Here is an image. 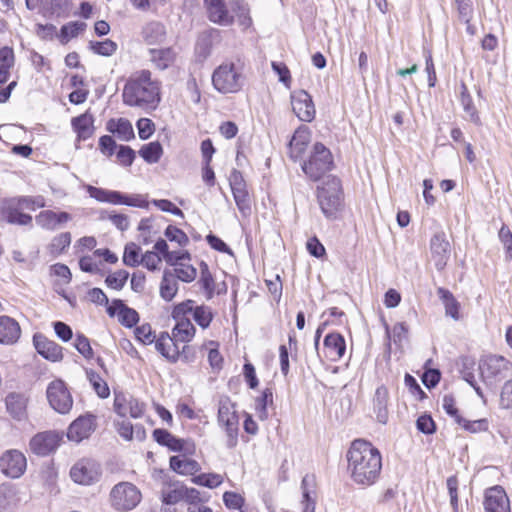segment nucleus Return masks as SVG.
Wrapping results in <instances>:
<instances>
[{"instance_id":"nucleus-1","label":"nucleus","mask_w":512,"mask_h":512,"mask_svg":"<svg viewBox=\"0 0 512 512\" xmlns=\"http://www.w3.org/2000/svg\"><path fill=\"white\" fill-rule=\"evenodd\" d=\"M348 471L353 482L361 487L376 483L382 470V457L370 442L358 439L352 442L348 452Z\"/></svg>"},{"instance_id":"nucleus-2","label":"nucleus","mask_w":512,"mask_h":512,"mask_svg":"<svg viewBox=\"0 0 512 512\" xmlns=\"http://www.w3.org/2000/svg\"><path fill=\"white\" fill-rule=\"evenodd\" d=\"M161 83L152 78L149 70H141L130 76L122 92L123 103L144 112L155 110L161 100Z\"/></svg>"},{"instance_id":"nucleus-3","label":"nucleus","mask_w":512,"mask_h":512,"mask_svg":"<svg viewBox=\"0 0 512 512\" xmlns=\"http://www.w3.org/2000/svg\"><path fill=\"white\" fill-rule=\"evenodd\" d=\"M317 199L322 213L328 219H335L343 208V192L341 181L329 176L318 186Z\"/></svg>"},{"instance_id":"nucleus-4","label":"nucleus","mask_w":512,"mask_h":512,"mask_svg":"<svg viewBox=\"0 0 512 512\" xmlns=\"http://www.w3.org/2000/svg\"><path fill=\"white\" fill-rule=\"evenodd\" d=\"M333 166L331 151L320 142L313 145L308 159L301 164L302 171L312 181H319Z\"/></svg>"},{"instance_id":"nucleus-5","label":"nucleus","mask_w":512,"mask_h":512,"mask_svg":"<svg viewBox=\"0 0 512 512\" xmlns=\"http://www.w3.org/2000/svg\"><path fill=\"white\" fill-rule=\"evenodd\" d=\"M480 375L487 387L492 390L512 374V363L499 355H489L479 364Z\"/></svg>"},{"instance_id":"nucleus-6","label":"nucleus","mask_w":512,"mask_h":512,"mask_svg":"<svg viewBox=\"0 0 512 512\" xmlns=\"http://www.w3.org/2000/svg\"><path fill=\"white\" fill-rule=\"evenodd\" d=\"M214 88L220 93H236L244 84V76L240 66L234 63H223L217 67L212 75Z\"/></svg>"},{"instance_id":"nucleus-7","label":"nucleus","mask_w":512,"mask_h":512,"mask_svg":"<svg viewBox=\"0 0 512 512\" xmlns=\"http://www.w3.org/2000/svg\"><path fill=\"white\" fill-rule=\"evenodd\" d=\"M217 419L226 433V447L235 448L238 444L239 418L234 403L228 397L220 399Z\"/></svg>"},{"instance_id":"nucleus-8","label":"nucleus","mask_w":512,"mask_h":512,"mask_svg":"<svg viewBox=\"0 0 512 512\" xmlns=\"http://www.w3.org/2000/svg\"><path fill=\"white\" fill-rule=\"evenodd\" d=\"M141 501V492L130 482L116 484L110 492V502L117 511H130Z\"/></svg>"},{"instance_id":"nucleus-9","label":"nucleus","mask_w":512,"mask_h":512,"mask_svg":"<svg viewBox=\"0 0 512 512\" xmlns=\"http://www.w3.org/2000/svg\"><path fill=\"white\" fill-rule=\"evenodd\" d=\"M50 406L60 414H67L73 406V398L62 380L52 381L46 390Z\"/></svg>"},{"instance_id":"nucleus-10","label":"nucleus","mask_w":512,"mask_h":512,"mask_svg":"<svg viewBox=\"0 0 512 512\" xmlns=\"http://www.w3.org/2000/svg\"><path fill=\"white\" fill-rule=\"evenodd\" d=\"M101 476L100 464L91 458H82L70 469L71 479L81 485H91L97 482Z\"/></svg>"},{"instance_id":"nucleus-11","label":"nucleus","mask_w":512,"mask_h":512,"mask_svg":"<svg viewBox=\"0 0 512 512\" xmlns=\"http://www.w3.org/2000/svg\"><path fill=\"white\" fill-rule=\"evenodd\" d=\"M430 253L435 268L438 271L444 270L451 256V245L444 232L433 235L430 240Z\"/></svg>"},{"instance_id":"nucleus-12","label":"nucleus","mask_w":512,"mask_h":512,"mask_svg":"<svg viewBox=\"0 0 512 512\" xmlns=\"http://www.w3.org/2000/svg\"><path fill=\"white\" fill-rule=\"evenodd\" d=\"M24 454L18 450H8L0 457V470L10 478H19L26 470Z\"/></svg>"},{"instance_id":"nucleus-13","label":"nucleus","mask_w":512,"mask_h":512,"mask_svg":"<svg viewBox=\"0 0 512 512\" xmlns=\"http://www.w3.org/2000/svg\"><path fill=\"white\" fill-rule=\"evenodd\" d=\"M293 112L303 122H311L315 118V106L310 94L305 90H296L291 93Z\"/></svg>"},{"instance_id":"nucleus-14","label":"nucleus","mask_w":512,"mask_h":512,"mask_svg":"<svg viewBox=\"0 0 512 512\" xmlns=\"http://www.w3.org/2000/svg\"><path fill=\"white\" fill-rule=\"evenodd\" d=\"M114 411L122 418L130 415L132 418H141L145 411V404L138 399L123 394H116L114 399Z\"/></svg>"},{"instance_id":"nucleus-15","label":"nucleus","mask_w":512,"mask_h":512,"mask_svg":"<svg viewBox=\"0 0 512 512\" xmlns=\"http://www.w3.org/2000/svg\"><path fill=\"white\" fill-rule=\"evenodd\" d=\"M96 428L95 416L87 414L79 416L69 426L67 437L71 441L81 442L87 439Z\"/></svg>"},{"instance_id":"nucleus-16","label":"nucleus","mask_w":512,"mask_h":512,"mask_svg":"<svg viewBox=\"0 0 512 512\" xmlns=\"http://www.w3.org/2000/svg\"><path fill=\"white\" fill-rule=\"evenodd\" d=\"M483 505L485 512H510L508 496L501 486L486 490Z\"/></svg>"},{"instance_id":"nucleus-17","label":"nucleus","mask_w":512,"mask_h":512,"mask_svg":"<svg viewBox=\"0 0 512 512\" xmlns=\"http://www.w3.org/2000/svg\"><path fill=\"white\" fill-rule=\"evenodd\" d=\"M59 442L60 437L56 432L46 431L35 435L29 445L33 453L46 456L56 450Z\"/></svg>"},{"instance_id":"nucleus-18","label":"nucleus","mask_w":512,"mask_h":512,"mask_svg":"<svg viewBox=\"0 0 512 512\" xmlns=\"http://www.w3.org/2000/svg\"><path fill=\"white\" fill-rule=\"evenodd\" d=\"M33 343L37 352L45 359L52 362L62 360V347L56 342L49 340L42 334H35L33 336Z\"/></svg>"},{"instance_id":"nucleus-19","label":"nucleus","mask_w":512,"mask_h":512,"mask_svg":"<svg viewBox=\"0 0 512 512\" xmlns=\"http://www.w3.org/2000/svg\"><path fill=\"white\" fill-rule=\"evenodd\" d=\"M204 2L210 21L222 26H228L234 22V16L228 11L223 0H205Z\"/></svg>"},{"instance_id":"nucleus-20","label":"nucleus","mask_w":512,"mask_h":512,"mask_svg":"<svg viewBox=\"0 0 512 512\" xmlns=\"http://www.w3.org/2000/svg\"><path fill=\"white\" fill-rule=\"evenodd\" d=\"M20 336L19 323L9 316H0V344L13 345L19 340Z\"/></svg>"},{"instance_id":"nucleus-21","label":"nucleus","mask_w":512,"mask_h":512,"mask_svg":"<svg viewBox=\"0 0 512 512\" xmlns=\"http://www.w3.org/2000/svg\"><path fill=\"white\" fill-rule=\"evenodd\" d=\"M156 350L170 362H176L180 358L179 342L166 332L161 333L155 342Z\"/></svg>"},{"instance_id":"nucleus-22","label":"nucleus","mask_w":512,"mask_h":512,"mask_svg":"<svg viewBox=\"0 0 512 512\" xmlns=\"http://www.w3.org/2000/svg\"><path fill=\"white\" fill-rule=\"evenodd\" d=\"M36 223L46 230H55L60 225L71 220V215L67 212L56 213L52 210L41 211L35 217Z\"/></svg>"},{"instance_id":"nucleus-23","label":"nucleus","mask_w":512,"mask_h":512,"mask_svg":"<svg viewBox=\"0 0 512 512\" xmlns=\"http://www.w3.org/2000/svg\"><path fill=\"white\" fill-rule=\"evenodd\" d=\"M8 413L16 420H24L27 417L28 399L21 393H9L5 399Z\"/></svg>"},{"instance_id":"nucleus-24","label":"nucleus","mask_w":512,"mask_h":512,"mask_svg":"<svg viewBox=\"0 0 512 512\" xmlns=\"http://www.w3.org/2000/svg\"><path fill=\"white\" fill-rule=\"evenodd\" d=\"M149 59L159 70H165L173 65L176 59V52L172 47L149 49Z\"/></svg>"},{"instance_id":"nucleus-25","label":"nucleus","mask_w":512,"mask_h":512,"mask_svg":"<svg viewBox=\"0 0 512 512\" xmlns=\"http://www.w3.org/2000/svg\"><path fill=\"white\" fill-rule=\"evenodd\" d=\"M141 35L148 45L161 44L166 39V29L161 22L151 21L142 28Z\"/></svg>"},{"instance_id":"nucleus-26","label":"nucleus","mask_w":512,"mask_h":512,"mask_svg":"<svg viewBox=\"0 0 512 512\" xmlns=\"http://www.w3.org/2000/svg\"><path fill=\"white\" fill-rule=\"evenodd\" d=\"M388 399V389L384 385L379 386L375 391L373 404L377 421L382 424H386L388 421Z\"/></svg>"},{"instance_id":"nucleus-27","label":"nucleus","mask_w":512,"mask_h":512,"mask_svg":"<svg viewBox=\"0 0 512 512\" xmlns=\"http://www.w3.org/2000/svg\"><path fill=\"white\" fill-rule=\"evenodd\" d=\"M324 346L331 360L340 359L346 350L344 337L339 333H330L324 338Z\"/></svg>"},{"instance_id":"nucleus-28","label":"nucleus","mask_w":512,"mask_h":512,"mask_svg":"<svg viewBox=\"0 0 512 512\" xmlns=\"http://www.w3.org/2000/svg\"><path fill=\"white\" fill-rule=\"evenodd\" d=\"M315 477L314 475H305L301 482L303 512H315Z\"/></svg>"},{"instance_id":"nucleus-29","label":"nucleus","mask_w":512,"mask_h":512,"mask_svg":"<svg viewBox=\"0 0 512 512\" xmlns=\"http://www.w3.org/2000/svg\"><path fill=\"white\" fill-rule=\"evenodd\" d=\"M93 121L92 115L88 112L72 118L71 125L77 133L78 140H86L93 134Z\"/></svg>"},{"instance_id":"nucleus-30","label":"nucleus","mask_w":512,"mask_h":512,"mask_svg":"<svg viewBox=\"0 0 512 512\" xmlns=\"http://www.w3.org/2000/svg\"><path fill=\"white\" fill-rule=\"evenodd\" d=\"M175 327L172 329L174 340L179 343H188L195 336L196 329L190 319H174Z\"/></svg>"},{"instance_id":"nucleus-31","label":"nucleus","mask_w":512,"mask_h":512,"mask_svg":"<svg viewBox=\"0 0 512 512\" xmlns=\"http://www.w3.org/2000/svg\"><path fill=\"white\" fill-rule=\"evenodd\" d=\"M107 130L113 134H117L118 137L123 141H129L130 139L134 138L132 124L125 118L109 120L107 123Z\"/></svg>"},{"instance_id":"nucleus-32","label":"nucleus","mask_w":512,"mask_h":512,"mask_svg":"<svg viewBox=\"0 0 512 512\" xmlns=\"http://www.w3.org/2000/svg\"><path fill=\"white\" fill-rule=\"evenodd\" d=\"M178 291V280L171 270H164L160 283V296L165 301H171Z\"/></svg>"},{"instance_id":"nucleus-33","label":"nucleus","mask_w":512,"mask_h":512,"mask_svg":"<svg viewBox=\"0 0 512 512\" xmlns=\"http://www.w3.org/2000/svg\"><path fill=\"white\" fill-rule=\"evenodd\" d=\"M4 215L8 223L21 226H28L32 224V216L21 212V209L9 201L8 205L4 208Z\"/></svg>"},{"instance_id":"nucleus-34","label":"nucleus","mask_w":512,"mask_h":512,"mask_svg":"<svg viewBox=\"0 0 512 512\" xmlns=\"http://www.w3.org/2000/svg\"><path fill=\"white\" fill-rule=\"evenodd\" d=\"M170 467L173 471L183 475H193L200 469L197 461L180 456L170 458Z\"/></svg>"},{"instance_id":"nucleus-35","label":"nucleus","mask_w":512,"mask_h":512,"mask_svg":"<svg viewBox=\"0 0 512 512\" xmlns=\"http://www.w3.org/2000/svg\"><path fill=\"white\" fill-rule=\"evenodd\" d=\"M437 294L444 304L445 314L447 316L452 317L454 320H458L460 304L455 299L453 294L449 290H447L443 287H439L437 289Z\"/></svg>"},{"instance_id":"nucleus-36","label":"nucleus","mask_w":512,"mask_h":512,"mask_svg":"<svg viewBox=\"0 0 512 512\" xmlns=\"http://www.w3.org/2000/svg\"><path fill=\"white\" fill-rule=\"evenodd\" d=\"M460 101L465 113L468 115L469 120L475 124H480L478 111L474 106L472 97L464 83H461L460 86Z\"/></svg>"},{"instance_id":"nucleus-37","label":"nucleus","mask_w":512,"mask_h":512,"mask_svg":"<svg viewBox=\"0 0 512 512\" xmlns=\"http://www.w3.org/2000/svg\"><path fill=\"white\" fill-rule=\"evenodd\" d=\"M200 278L198 284L204 290L207 299H211L215 294L216 283L209 271L208 265L202 261L200 264Z\"/></svg>"},{"instance_id":"nucleus-38","label":"nucleus","mask_w":512,"mask_h":512,"mask_svg":"<svg viewBox=\"0 0 512 512\" xmlns=\"http://www.w3.org/2000/svg\"><path fill=\"white\" fill-rule=\"evenodd\" d=\"M15 489L10 485H0V512H11L17 504Z\"/></svg>"},{"instance_id":"nucleus-39","label":"nucleus","mask_w":512,"mask_h":512,"mask_svg":"<svg viewBox=\"0 0 512 512\" xmlns=\"http://www.w3.org/2000/svg\"><path fill=\"white\" fill-rule=\"evenodd\" d=\"M163 154V148L158 141L145 144L139 150V155L149 164L157 163Z\"/></svg>"},{"instance_id":"nucleus-40","label":"nucleus","mask_w":512,"mask_h":512,"mask_svg":"<svg viewBox=\"0 0 512 512\" xmlns=\"http://www.w3.org/2000/svg\"><path fill=\"white\" fill-rule=\"evenodd\" d=\"M88 193L90 197L96 199L99 202L119 204L121 200V193L118 191H110L102 188L89 186Z\"/></svg>"},{"instance_id":"nucleus-41","label":"nucleus","mask_w":512,"mask_h":512,"mask_svg":"<svg viewBox=\"0 0 512 512\" xmlns=\"http://www.w3.org/2000/svg\"><path fill=\"white\" fill-rule=\"evenodd\" d=\"M230 6L233 13L238 18L239 25L248 28L251 25L249 8L244 0H230Z\"/></svg>"},{"instance_id":"nucleus-42","label":"nucleus","mask_w":512,"mask_h":512,"mask_svg":"<svg viewBox=\"0 0 512 512\" xmlns=\"http://www.w3.org/2000/svg\"><path fill=\"white\" fill-rule=\"evenodd\" d=\"M86 374L96 394L101 398H107L110 395V390L101 376L93 370H87Z\"/></svg>"},{"instance_id":"nucleus-43","label":"nucleus","mask_w":512,"mask_h":512,"mask_svg":"<svg viewBox=\"0 0 512 512\" xmlns=\"http://www.w3.org/2000/svg\"><path fill=\"white\" fill-rule=\"evenodd\" d=\"M121 305V310L118 313V321L125 327L131 328L139 321V315L136 310L128 307L124 302H117Z\"/></svg>"},{"instance_id":"nucleus-44","label":"nucleus","mask_w":512,"mask_h":512,"mask_svg":"<svg viewBox=\"0 0 512 512\" xmlns=\"http://www.w3.org/2000/svg\"><path fill=\"white\" fill-rule=\"evenodd\" d=\"M307 146V140L297 131L289 142V156L293 161L301 158Z\"/></svg>"},{"instance_id":"nucleus-45","label":"nucleus","mask_w":512,"mask_h":512,"mask_svg":"<svg viewBox=\"0 0 512 512\" xmlns=\"http://www.w3.org/2000/svg\"><path fill=\"white\" fill-rule=\"evenodd\" d=\"M70 243L71 234L69 232H63L52 239L48 248L53 256H58L62 254L66 248L69 247Z\"/></svg>"},{"instance_id":"nucleus-46","label":"nucleus","mask_w":512,"mask_h":512,"mask_svg":"<svg viewBox=\"0 0 512 512\" xmlns=\"http://www.w3.org/2000/svg\"><path fill=\"white\" fill-rule=\"evenodd\" d=\"M141 248L133 243H127L124 248L123 263L129 267H136L141 263Z\"/></svg>"},{"instance_id":"nucleus-47","label":"nucleus","mask_w":512,"mask_h":512,"mask_svg":"<svg viewBox=\"0 0 512 512\" xmlns=\"http://www.w3.org/2000/svg\"><path fill=\"white\" fill-rule=\"evenodd\" d=\"M232 193L235 203L240 212L244 215L250 213V197L248 191L246 190V185L240 188H234V190H232Z\"/></svg>"},{"instance_id":"nucleus-48","label":"nucleus","mask_w":512,"mask_h":512,"mask_svg":"<svg viewBox=\"0 0 512 512\" xmlns=\"http://www.w3.org/2000/svg\"><path fill=\"white\" fill-rule=\"evenodd\" d=\"M171 271L174 273L177 280H181L187 283L194 281L197 276L196 268L185 262L181 263L180 265H176V267H174V269Z\"/></svg>"},{"instance_id":"nucleus-49","label":"nucleus","mask_w":512,"mask_h":512,"mask_svg":"<svg viewBox=\"0 0 512 512\" xmlns=\"http://www.w3.org/2000/svg\"><path fill=\"white\" fill-rule=\"evenodd\" d=\"M128 277V271L120 269L108 275L105 279V283L109 288L119 291L125 286Z\"/></svg>"},{"instance_id":"nucleus-50","label":"nucleus","mask_w":512,"mask_h":512,"mask_svg":"<svg viewBox=\"0 0 512 512\" xmlns=\"http://www.w3.org/2000/svg\"><path fill=\"white\" fill-rule=\"evenodd\" d=\"M192 482L208 488H216L223 482V477L216 473H203L192 478Z\"/></svg>"},{"instance_id":"nucleus-51","label":"nucleus","mask_w":512,"mask_h":512,"mask_svg":"<svg viewBox=\"0 0 512 512\" xmlns=\"http://www.w3.org/2000/svg\"><path fill=\"white\" fill-rule=\"evenodd\" d=\"M192 316L195 322L203 329L207 328L213 319L211 309L204 305L196 306Z\"/></svg>"},{"instance_id":"nucleus-52","label":"nucleus","mask_w":512,"mask_h":512,"mask_svg":"<svg viewBox=\"0 0 512 512\" xmlns=\"http://www.w3.org/2000/svg\"><path fill=\"white\" fill-rule=\"evenodd\" d=\"M90 48L94 53L102 56H111L117 49V44L110 40L105 39L104 41L90 42Z\"/></svg>"},{"instance_id":"nucleus-53","label":"nucleus","mask_w":512,"mask_h":512,"mask_svg":"<svg viewBox=\"0 0 512 512\" xmlns=\"http://www.w3.org/2000/svg\"><path fill=\"white\" fill-rule=\"evenodd\" d=\"M183 500L182 484H173L169 489L162 491V502L168 505L176 504Z\"/></svg>"},{"instance_id":"nucleus-54","label":"nucleus","mask_w":512,"mask_h":512,"mask_svg":"<svg viewBox=\"0 0 512 512\" xmlns=\"http://www.w3.org/2000/svg\"><path fill=\"white\" fill-rule=\"evenodd\" d=\"M457 423L471 433L482 432L488 429L487 419L469 421L462 417H457Z\"/></svg>"},{"instance_id":"nucleus-55","label":"nucleus","mask_w":512,"mask_h":512,"mask_svg":"<svg viewBox=\"0 0 512 512\" xmlns=\"http://www.w3.org/2000/svg\"><path fill=\"white\" fill-rule=\"evenodd\" d=\"M74 347L86 359H92L94 356L93 349L89 339L83 334H77Z\"/></svg>"},{"instance_id":"nucleus-56","label":"nucleus","mask_w":512,"mask_h":512,"mask_svg":"<svg viewBox=\"0 0 512 512\" xmlns=\"http://www.w3.org/2000/svg\"><path fill=\"white\" fill-rule=\"evenodd\" d=\"M257 408L259 409V417L261 419L267 418V406L273 404V392L272 389L266 388L262 395L256 400Z\"/></svg>"},{"instance_id":"nucleus-57","label":"nucleus","mask_w":512,"mask_h":512,"mask_svg":"<svg viewBox=\"0 0 512 512\" xmlns=\"http://www.w3.org/2000/svg\"><path fill=\"white\" fill-rule=\"evenodd\" d=\"M194 309V301L186 300L174 307L172 317L173 319H190L188 314H193Z\"/></svg>"},{"instance_id":"nucleus-58","label":"nucleus","mask_w":512,"mask_h":512,"mask_svg":"<svg viewBox=\"0 0 512 512\" xmlns=\"http://www.w3.org/2000/svg\"><path fill=\"white\" fill-rule=\"evenodd\" d=\"M165 236L169 241L177 242L180 246L188 244V236L179 228L169 225L165 230Z\"/></svg>"},{"instance_id":"nucleus-59","label":"nucleus","mask_w":512,"mask_h":512,"mask_svg":"<svg viewBox=\"0 0 512 512\" xmlns=\"http://www.w3.org/2000/svg\"><path fill=\"white\" fill-rule=\"evenodd\" d=\"M136 126L138 129L139 138L142 140L150 138V136L155 131V124L148 118H140L137 121Z\"/></svg>"},{"instance_id":"nucleus-60","label":"nucleus","mask_w":512,"mask_h":512,"mask_svg":"<svg viewBox=\"0 0 512 512\" xmlns=\"http://www.w3.org/2000/svg\"><path fill=\"white\" fill-rule=\"evenodd\" d=\"M457 5L459 19L462 22H469L473 15V7L471 0H455Z\"/></svg>"},{"instance_id":"nucleus-61","label":"nucleus","mask_w":512,"mask_h":512,"mask_svg":"<svg viewBox=\"0 0 512 512\" xmlns=\"http://www.w3.org/2000/svg\"><path fill=\"white\" fill-rule=\"evenodd\" d=\"M116 156L121 165L131 166L135 159V151L129 146L120 145Z\"/></svg>"},{"instance_id":"nucleus-62","label":"nucleus","mask_w":512,"mask_h":512,"mask_svg":"<svg viewBox=\"0 0 512 512\" xmlns=\"http://www.w3.org/2000/svg\"><path fill=\"white\" fill-rule=\"evenodd\" d=\"M223 501L227 508L243 512L241 508L243 506L244 499L240 494L235 492H225L223 495Z\"/></svg>"},{"instance_id":"nucleus-63","label":"nucleus","mask_w":512,"mask_h":512,"mask_svg":"<svg viewBox=\"0 0 512 512\" xmlns=\"http://www.w3.org/2000/svg\"><path fill=\"white\" fill-rule=\"evenodd\" d=\"M417 429L424 434H433L436 431V425L430 415L424 414L418 417L416 421Z\"/></svg>"},{"instance_id":"nucleus-64","label":"nucleus","mask_w":512,"mask_h":512,"mask_svg":"<svg viewBox=\"0 0 512 512\" xmlns=\"http://www.w3.org/2000/svg\"><path fill=\"white\" fill-rule=\"evenodd\" d=\"M500 402L504 408H512V379L504 383L500 394Z\"/></svg>"}]
</instances>
